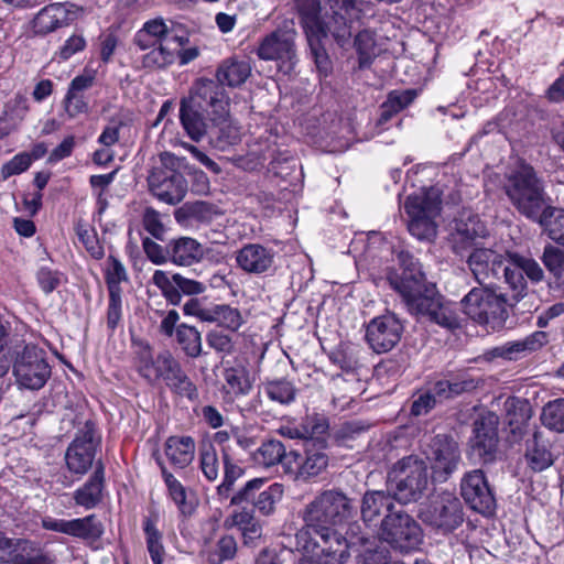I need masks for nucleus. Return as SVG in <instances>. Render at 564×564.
Returning a JSON list of instances; mask_svg holds the SVG:
<instances>
[{
	"mask_svg": "<svg viewBox=\"0 0 564 564\" xmlns=\"http://www.w3.org/2000/svg\"><path fill=\"white\" fill-rule=\"evenodd\" d=\"M351 500L340 490L328 489L319 492L301 511L303 527L296 532V547L303 556L332 557L344 562L348 557V547L365 543L364 536H357L359 524L349 527L346 536L336 531L352 513Z\"/></svg>",
	"mask_w": 564,
	"mask_h": 564,
	"instance_id": "nucleus-1",
	"label": "nucleus"
},
{
	"mask_svg": "<svg viewBox=\"0 0 564 564\" xmlns=\"http://www.w3.org/2000/svg\"><path fill=\"white\" fill-rule=\"evenodd\" d=\"M402 274L390 276V285L402 296L408 310L446 329L459 327V318L452 307L425 284V275L419 261L409 252L399 253Z\"/></svg>",
	"mask_w": 564,
	"mask_h": 564,
	"instance_id": "nucleus-2",
	"label": "nucleus"
},
{
	"mask_svg": "<svg viewBox=\"0 0 564 564\" xmlns=\"http://www.w3.org/2000/svg\"><path fill=\"white\" fill-rule=\"evenodd\" d=\"M293 1L306 36L332 35L340 46L348 43L351 37V23L360 15L356 0H328L333 14L327 18L322 15L319 0Z\"/></svg>",
	"mask_w": 564,
	"mask_h": 564,
	"instance_id": "nucleus-3",
	"label": "nucleus"
},
{
	"mask_svg": "<svg viewBox=\"0 0 564 564\" xmlns=\"http://www.w3.org/2000/svg\"><path fill=\"white\" fill-rule=\"evenodd\" d=\"M503 189L516 209L529 219L544 223L551 213L543 181L534 169L521 162L505 177Z\"/></svg>",
	"mask_w": 564,
	"mask_h": 564,
	"instance_id": "nucleus-4",
	"label": "nucleus"
},
{
	"mask_svg": "<svg viewBox=\"0 0 564 564\" xmlns=\"http://www.w3.org/2000/svg\"><path fill=\"white\" fill-rule=\"evenodd\" d=\"M441 192L436 187L422 188L409 195L404 210L409 217L408 229L419 240L431 241L436 237V217L441 213Z\"/></svg>",
	"mask_w": 564,
	"mask_h": 564,
	"instance_id": "nucleus-5",
	"label": "nucleus"
},
{
	"mask_svg": "<svg viewBox=\"0 0 564 564\" xmlns=\"http://www.w3.org/2000/svg\"><path fill=\"white\" fill-rule=\"evenodd\" d=\"M389 484L399 502L409 503L419 500L429 484L425 462L416 455L399 459L389 471Z\"/></svg>",
	"mask_w": 564,
	"mask_h": 564,
	"instance_id": "nucleus-6",
	"label": "nucleus"
},
{
	"mask_svg": "<svg viewBox=\"0 0 564 564\" xmlns=\"http://www.w3.org/2000/svg\"><path fill=\"white\" fill-rule=\"evenodd\" d=\"M159 162L160 165L154 166L148 177L150 191L161 202L175 205L187 192V182L180 172L185 159L171 152H162Z\"/></svg>",
	"mask_w": 564,
	"mask_h": 564,
	"instance_id": "nucleus-7",
	"label": "nucleus"
},
{
	"mask_svg": "<svg viewBox=\"0 0 564 564\" xmlns=\"http://www.w3.org/2000/svg\"><path fill=\"white\" fill-rule=\"evenodd\" d=\"M509 302L502 293L488 288H474L462 300L463 311L479 324L501 327L507 321Z\"/></svg>",
	"mask_w": 564,
	"mask_h": 564,
	"instance_id": "nucleus-8",
	"label": "nucleus"
},
{
	"mask_svg": "<svg viewBox=\"0 0 564 564\" xmlns=\"http://www.w3.org/2000/svg\"><path fill=\"white\" fill-rule=\"evenodd\" d=\"M419 518L437 534L448 535L465 521L464 507L457 497L443 494L421 506Z\"/></svg>",
	"mask_w": 564,
	"mask_h": 564,
	"instance_id": "nucleus-9",
	"label": "nucleus"
},
{
	"mask_svg": "<svg viewBox=\"0 0 564 564\" xmlns=\"http://www.w3.org/2000/svg\"><path fill=\"white\" fill-rule=\"evenodd\" d=\"M297 31L292 19L283 20L276 29L263 36L256 50L261 61L281 62L291 70L296 64Z\"/></svg>",
	"mask_w": 564,
	"mask_h": 564,
	"instance_id": "nucleus-10",
	"label": "nucleus"
},
{
	"mask_svg": "<svg viewBox=\"0 0 564 564\" xmlns=\"http://www.w3.org/2000/svg\"><path fill=\"white\" fill-rule=\"evenodd\" d=\"M13 375L17 382L31 390L41 389L51 376L46 352L33 344L14 349Z\"/></svg>",
	"mask_w": 564,
	"mask_h": 564,
	"instance_id": "nucleus-11",
	"label": "nucleus"
},
{
	"mask_svg": "<svg viewBox=\"0 0 564 564\" xmlns=\"http://www.w3.org/2000/svg\"><path fill=\"white\" fill-rule=\"evenodd\" d=\"M380 535L383 541L401 552L415 550L423 541L420 524L401 508L382 518Z\"/></svg>",
	"mask_w": 564,
	"mask_h": 564,
	"instance_id": "nucleus-12",
	"label": "nucleus"
},
{
	"mask_svg": "<svg viewBox=\"0 0 564 564\" xmlns=\"http://www.w3.org/2000/svg\"><path fill=\"white\" fill-rule=\"evenodd\" d=\"M228 96L216 79L198 78L189 90L187 97L182 98L183 101L191 104L199 109L209 111V120H223L228 115Z\"/></svg>",
	"mask_w": 564,
	"mask_h": 564,
	"instance_id": "nucleus-13",
	"label": "nucleus"
},
{
	"mask_svg": "<svg viewBox=\"0 0 564 564\" xmlns=\"http://www.w3.org/2000/svg\"><path fill=\"white\" fill-rule=\"evenodd\" d=\"M424 454L437 481H446L462 462L457 442L444 434L432 437L424 446Z\"/></svg>",
	"mask_w": 564,
	"mask_h": 564,
	"instance_id": "nucleus-14",
	"label": "nucleus"
},
{
	"mask_svg": "<svg viewBox=\"0 0 564 564\" xmlns=\"http://www.w3.org/2000/svg\"><path fill=\"white\" fill-rule=\"evenodd\" d=\"M404 326L392 313L372 318L366 328V341L377 354H383L394 348L401 340Z\"/></svg>",
	"mask_w": 564,
	"mask_h": 564,
	"instance_id": "nucleus-15",
	"label": "nucleus"
},
{
	"mask_svg": "<svg viewBox=\"0 0 564 564\" xmlns=\"http://www.w3.org/2000/svg\"><path fill=\"white\" fill-rule=\"evenodd\" d=\"M460 494L473 510L485 516L495 511L496 498L482 470L475 469L464 475Z\"/></svg>",
	"mask_w": 564,
	"mask_h": 564,
	"instance_id": "nucleus-16",
	"label": "nucleus"
},
{
	"mask_svg": "<svg viewBox=\"0 0 564 564\" xmlns=\"http://www.w3.org/2000/svg\"><path fill=\"white\" fill-rule=\"evenodd\" d=\"M265 480L263 478H254L249 480L241 490L231 497V505H240L251 501L254 508L263 516H270L275 510V505L282 499L283 486L272 484L268 488L261 490Z\"/></svg>",
	"mask_w": 564,
	"mask_h": 564,
	"instance_id": "nucleus-17",
	"label": "nucleus"
},
{
	"mask_svg": "<svg viewBox=\"0 0 564 564\" xmlns=\"http://www.w3.org/2000/svg\"><path fill=\"white\" fill-rule=\"evenodd\" d=\"M98 445L99 438L95 431L86 424L66 451L67 468L74 474L84 475L93 465Z\"/></svg>",
	"mask_w": 564,
	"mask_h": 564,
	"instance_id": "nucleus-18",
	"label": "nucleus"
},
{
	"mask_svg": "<svg viewBox=\"0 0 564 564\" xmlns=\"http://www.w3.org/2000/svg\"><path fill=\"white\" fill-rule=\"evenodd\" d=\"M304 454L292 451L289 453V469L296 474L299 479L308 480L322 474L328 466V456L324 445L304 443Z\"/></svg>",
	"mask_w": 564,
	"mask_h": 564,
	"instance_id": "nucleus-19",
	"label": "nucleus"
},
{
	"mask_svg": "<svg viewBox=\"0 0 564 564\" xmlns=\"http://www.w3.org/2000/svg\"><path fill=\"white\" fill-rule=\"evenodd\" d=\"M83 14V9L70 2H56L43 8L33 20L36 34H47L66 26Z\"/></svg>",
	"mask_w": 564,
	"mask_h": 564,
	"instance_id": "nucleus-20",
	"label": "nucleus"
},
{
	"mask_svg": "<svg viewBox=\"0 0 564 564\" xmlns=\"http://www.w3.org/2000/svg\"><path fill=\"white\" fill-rule=\"evenodd\" d=\"M487 235L485 225L479 219L478 215L471 212H463L455 219V225L451 234V242L453 251L457 254H463L468 249L477 246V239L484 238Z\"/></svg>",
	"mask_w": 564,
	"mask_h": 564,
	"instance_id": "nucleus-21",
	"label": "nucleus"
},
{
	"mask_svg": "<svg viewBox=\"0 0 564 564\" xmlns=\"http://www.w3.org/2000/svg\"><path fill=\"white\" fill-rule=\"evenodd\" d=\"M275 251L259 242L243 245L236 251L235 260L237 267L254 275L265 274L274 268Z\"/></svg>",
	"mask_w": 564,
	"mask_h": 564,
	"instance_id": "nucleus-22",
	"label": "nucleus"
},
{
	"mask_svg": "<svg viewBox=\"0 0 564 564\" xmlns=\"http://www.w3.org/2000/svg\"><path fill=\"white\" fill-rule=\"evenodd\" d=\"M503 262V256L490 248L475 247L467 257L468 269L481 285L499 278Z\"/></svg>",
	"mask_w": 564,
	"mask_h": 564,
	"instance_id": "nucleus-23",
	"label": "nucleus"
},
{
	"mask_svg": "<svg viewBox=\"0 0 564 564\" xmlns=\"http://www.w3.org/2000/svg\"><path fill=\"white\" fill-rule=\"evenodd\" d=\"M163 369L160 379L176 394L189 400L197 398V388L183 370L181 364L170 352L161 361Z\"/></svg>",
	"mask_w": 564,
	"mask_h": 564,
	"instance_id": "nucleus-24",
	"label": "nucleus"
},
{
	"mask_svg": "<svg viewBox=\"0 0 564 564\" xmlns=\"http://www.w3.org/2000/svg\"><path fill=\"white\" fill-rule=\"evenodd\" d=\"M170 261L180 267H191L200 262L210 249L192 237H178L169 241Z\"/></svg>",
	"mask_w": 564,
	"mask_h": 564,
	"instance_id": "nucleus-25",
	"label": "nucleus"
},
{
	"mask_svg": "<svg viewBox=\"0 0 564 564\" xmlns=\"http://www.w3.org/2000/svg\"><path fill=\"white\" fill-rule=\"evenodd\" d=\"M394 495L383 490L367 491L361 501V518L368 524L381 522L387 513L395 512Z\"/></svg>",
	"mask_w": 564,
	"mask_h": 564,
	"instance_id": "nucleus-26",
	"label": "nucleus"
},
{
	"mask_svg": "<svg viewBox=\"0 0 564 564\" xmlns=\"http://www.w3.org/2000/svg\"><path fill=\"white\" fill-rule=\"evenodd\" d=\"M546 343V334L544 332H535L522 339L508 341L501 346H497L490 350L492 358H503L507 360H517L525 352L534 351Z\"/></svg>",
	"mask_w": 564,
	"mask_h": 564,
	"instance_id": "nucleus-27",
	"label": "nucleus"
},
{
	"mask_svg": "<svg viewBox=\"0 0 564 564\" xmlns=\"http://www.w3.org/2000/svg\"><path fill=\"white\" fill-rule=\"evenodd\" d=\"M183 43V39L172 35L163 19L147 21L135 33L133 43L138 48H151L156 43Z\"/></svg>",
	"mask_w": 564,
	"mask_h": 564,
	"instance_id": "nucleus-28",
	"label": "nucleus"
},
{
	"mask_svg": "<svg viewBox=\"0 0 564 564\" xmlns=\"http://www.w3.org/2000/svg\"><path fill=\"white\" fill-rule=\"evenodd\" d=\"M209 111L199 109L191 104L181 100L180 121L181 124L194 142H199L207 133Z\"/></svg>",
	"mask_w": 564,
	"mask_h": 564,
	"instance_id": "nucleus-29",
	"label": "nucleus"
},
{
	"mask_svg": "<svg viewBox=\"0 0 564 564\" xmlns=\"http://www.w3.org/2000/svg\"><path fill=\"white\" fill-rule=\"evenodd\" d=\"M252 72L251 63L246 58L231 56L225 58L216 70V79L228 87H239L247 82Z\"/></svg>",
	"mask_w": 564,
	"mask_h": 564,
	"instance_id": "nucleus-30",
	"label": "nucleus"
},
{
	"mask_svg": "<svg viewBox=\"0 0 564 564\" xmlns=\"http://www.w3.org/2000/svg\"><path fill=\"white\" fill-rule=\"evenodd\" d=\"M104 488L105 467L101 462H98L90 478L75 491L74 499L77 505L91 509L102 500Z\"/></svg>",
	"mask_w": 564,
	"mask_h": 564,
	"instance_id": "nucleus-31",
	"label": "nucleus"
},
{
	"mask_svg": "<svg viewBox=\"0 0 564 564\" xmlns=\"http://www.w3.org/2000/svg\"><path fill=\"white\" fill-rule=\"evenodd\" d=\"M474 432L475 436L471 441V455L482 463L492 462L498 445L496 429L485 426L484 423H476Z\"/></svg>",
	"mask_w": 564,
	"mask_h": 564,
	"instance_id": "nucleus-32",
	"label": "nucleus"
},
{
	"mask_svg": "<svg viewBox=\"0 0 564 564\" xmlns=\"http://www.w3.org/2000/svg\"><path fill=\"white\" fill-rule=\"evenodd\" d=\"M169 462L176 468L187 467L195 456V442L191 436H170L164 444Z\"/></svg>",
	"mask_w": 564,
	"mask_h": 564,
	"instance_id": "nucleus-33",
	"label": "nucleus"
},
{
	"mask_svg": "<svg viewBox=\"0 0 564 564\" xmlns=\"http://www.w3.org/2000/svg\"><path fill=\"white\" fill-rule=\"evenodd\" d=\"M183 43H156L151 48H139L142 55L139 57L142 67L149 69L164 68L174 63L176 52Z\"/></svg>",
	"mask_w": 564,
	"mask_h": 564,
	"instance_id": "nucleus-34",
	"label": "nucleus"
},
{
	"mask_svg": "<svg viewBox=\"0 0 564 564\" xmlns=\"http://www.w3.org/2000/svg\"><path fill=\"white\" fill-rule=\"evenodd\" d=\"M525 459L533 471H542L553 464V456L549 444L539 433L527 442Z\"/></svg>",
	"mask_w": 564,
	"mask_h": 564,
	"instance_id": "nucleus-35",
	"label": "nucleus"
},
{
	"mask_svg": "<svg viewBox=\"0 0 564 564\" xmlns=\"http://www.w3.org/2000/svg\"><path fill=\"white\" fill-rule=\"evenodd\" d=\"M158 463L161 468L164 484L167 487L169 496L177 506L181 514L184 517L191 516L195 510V506L187 499L185 487L167 470L161 460H158Z\"/></svg>",
	"mask_w": 564,
	"mask_h": 564,
	"instance_id": "nucleus-36",
	"label": "nucleus"
},
{
	"mask_svg": "<svg viewBox=\"0 0 564 564\" xmlns=\"http://www.w3.org/2000/svg\"><path fill=\"white\" fill-rule=\"evenodd\" d=\"M169 355V350H163L153 357L149 346L142 347L137 356L138 372L149 382L156 381L163 371L160 361Z\"/></svg>",
	"mask_w": 564,
	"mask_h": 564,
	"instance_id": "nucleus-37",
	"label": "nucleus"
},
{
	"mask_svg": "<svg viewBox=\"0 0 564 564\" xmlns=\"http://www.w3.org/2000/svg\"><path fill=\"white\" fill-rule=\"evenodd\" d=\"M228 116L229 113L219 121L210 120L215 126L210 139L220 150L237 144L241 137L240 127L237 122L229 120Z\"/></svg>",
	"mask_w": 564,
	"mask_h": 564,
	"instance_id": "nucleus-38",
	"label": "nucleus"
},
{
	"mask_svg": "<svg viewBox=\"0 0 564 564\" xmlns=\"http://www.w3.org/2000/svg\"><path fill=\"white\" fill-rule=\"evenodd\" d=\"M500 273L503 274L506 283L512 291L511 303H518L524 296H527V282L523 278L521 269L518 263H514V257L511 256L510 261H506L502 264Z\"/></svg>",
	"mask_w": 564,
	"mask_h": 564,
	"instance_id": "nucleus-39",
	"label": "nucleus"
},
{
	"mask_svg": "<svg viewBox=\"0 0 564 564\" xmlns=\"http://www.w3.org/2000/svg\"><path fill=\"white\" fill-rule=\"evenodd\" d=\"M253 458L256 463L264 467H271L282 462L284 458L289 466V454L282 442L278 440H269L256 451Z\"/></svg>",
	"mask_w": 564,
	"mask_h": 564,
	"instance_id": "nucleus-40",
	"label": "nucleus"
},
{
	"mask_svg": "<svg viewBox=\"0 0 564 564\" xmlns=\"http://www.w3.org/2000/svg\"><path fill=\"white\" fill-rule=\"evenodd\" d=\"M143 531L145 534L147 549L153 564H163L164 546L162 543V533L156 528V520L153 518H145L143 521Z\"/></svg>",
	"mask_w": 564,
	"mask_h": 564,
	"instance_id": "nucleus-41",
	"label": "nucleus"
},
{
	"mask_svg": "<svg viewBox=\"0 0 564 564\" xmlns=\"http://www.w3.org/2000/svg\"><path fill=\"white\" fill-rule=\"evenodd\" d=\"M213 215V207L204 202L184 205L174 213L175 219L183 225H192L193 221L208 223Z\"/></svg>",
	"mask_w": 564,
	"mask_h": 564,
	"instance_id": "nucleus-42",
	"label": "nucleus"
},
{
	"mask_svg": "<svg viewBox=\"0 0 564 564\" xmlns=\"http://www.w3.org/2000/svg\"><path fill=\"white\" fill-rule=\"evenodd\" d=\"M205 322H215L229 330H237L243 323L241 313L238 308L229 305H216L210 308V315L205 317Z\"/></svg>",
	"mask_w": 564,
	"mask_h": 564,
	"instance_id": "nucleus-43",
	"label": "nucleus"
},
{
	"mask_svg": "<svg viewBox=\"0 0 564 564\" xmlns=\"http://www.w3.org/2000/svg\"><path fill=\"white\" fill-rule=\"evenodd\" d=\"M176 339L186 356L196 358L202 354V336L195 327L180 325L176 328Z\"/></svg>",
	"mask_w": 564,
	"mask_h": 564,
	"instance_id": "nucleus-44",
	"label": "nucleus"
},
{
	"mask_svg": "<svg viewBox=\"0 0 564 564\" xmlns=\"http://www.w3.org/2000/svg\"><path fill=\"white\" fill-rule=\"evenodd\" d=\"M359 68H368L376 56L375 35L369 30L360 31L355 39Z\"/></svg>",
	"mask_w": 564,
	"mask_h": 564,
	"instance_id": "nucleus-45",
	"label": "nucleus"
},
{
	"mask_svg": "<svg viewBox=\"0 0 564 564\" xmlns=\"http://www.w3.org/2000/svg\"><path fill=\"white\" fill-rule=\"evenodd\" d=\"M151 282L162 293L163 297L172 305H178L182 301V295L175 285L173 274L164 270H155Z\"/></svg>",
	"mask_w": 564,
	"mask_h": 564,
	"instance_id": "nucleus-46",
	"label": "nucleus"
},
{
	"mask_svg": "<svg viewBox=\"0 0 564 564\" xmlns=\"http://www.w3.org/2000/svg\"><path fill=\"white\" fill-rule=\"evenodd\" d=\"M224 379L234 397L246 395L251 390L248 371L243 367L226 368Z\"/></svg>",
	"mask_w": 564,
	"mask_h": 564,
	"instance_id": "nucleus-47",
	"label": "nucleus"
},
{
	"mask_svg": "<svg viewBox=\"0 0 564 564\" xmlns=\"http://www.w3.org/2000/svg\"><path fill=\"white\" fill-rule=\"evenodd\" d=\"M264 391L268 398L281 404H290L295 400L296 389L291 381L280 379L265 383Z\"/></svg>",
	"mask_w": 564,
	"mask_h": 564,
	"instance_id": "nucleus-48",
	"label": "nucleus"
},
{
	"mask_svg": "<svg viewBox=\"0 0 564 564\" xmlns=\"http://www.w3.org/2000/svg\"><path fill=\"white\" fill-rule=\"evenodd\" d=\"M541 421L550 430L564 432V399L546 403L542 410Z\"/></svg>",
	"mask_w": 564,
	"mask_h": 564,
	"instance_id": "nucleus-49",
	"label": "nucleus"
},
{
	"mask_svg": "<svg viewBox=\"0 0 564 564\" xmlns=\"http://www.w3.org/2000/svg\"><path fill=\"white\" fill-rule=\"evenodd\" d=\"M305 433V443H316V445H324V436L328 431V421L323 415L307 416L302 424Z\"/></svg>",
	"mask_w": 564,
	"mask_h": 564,
	"instance_id": "nucleus-50",
	"label": "nucleus"
},
{
	"mask_svg": "<svg viewBox=\"0 0 564 564\" xmlns=\"http://www.w3.org/2000/svg\"><path fill=\"white\" fill-rule=\"evenodd\" d=\"M539 224L547 229L552 240L564 246V210L551 206V213L545 221Z\"/></svg>",
	"mask_w": 564,
	"mask_h": 564,
	"instance_id": "nucleus-51",
	"label": "nucleus"
},
{
	"mask_svg": "<svg viewBox=\"0 0 564 564\" xmlns=\"http://www.w3.org/2000/svg\"><path fill=\"white\" fill-rule=\"evenodd\" d=\"M224 468L225 477L223 482L217 487V491L220 496L227 497L235 481L243 475V469L238 464L234 463L227 454L224 455Z\"/></svg>",
	"mask_w": 564,
	"mask_h": 564,
	"instance_id": "nucleus-52",
	"label": "nucleus"
},
{
	"mask_svg": "<svg viewBox=\"0 0 564 564\" xmlns=\"http://www.w3.org/2000/svg\"><path fill=\"white\" fill-rule=\"evenodd\" d=\"M542 260L551 273L564 280V249L549 246L544 249Z\"/></svg>",
	"mask_w": 564,
	"mask_h": 564,
	"instance_id": "nucleus-53",
	"label": "nucleus"
},
{
	"mask_svg": "<svg viewBox=\"0 0 564 564\" xmlns=\"http://www.w3.org/2000/svg\"><path fill=\"white\" fill-rule=\"evenodd\" d=\"M237 553V542L234 536L225 535L216 544L215 553L209 556L210 564H223L232 560Z\"/></svg>",
	"mask_w": 564,
	"mask_h": 564,
	"instance_id": "nucleus-54",
	"label": "nucleus"
},
{
	"mask_svg": "<svg viewBox=\"0 0 564 564\" xmlns=\"http://www.w3.org/2000/svg\"><path fill=\"white\" fill-rule=\"evenodd\" d=\"M109 293L121 294L120 283L128 280L124 265L116 258H109V268L106 274Z\"/></svg>",
	"mask_w": 564,
	"mask_h": 564,
	"instance_id": "nucleus-55",
	"label": "nucleus"
},
{
	"mask_svg": "<svg viewBox=\"0 0 564 564\" xmlns=\"http://www.w3.org/2000/svg\"><path fill=\"white\" fill-rule=\"evenodd\" d=\"M310 45L311 53L314 57L315 64L318 70L323 74H327L330 69V61L323 45V40L328 36H306Z\"/></svg>",
	"mask_w": 564,
	"mask_h": 564,
	"instance_id": "nucleus-56",
	"label": "nucleus"
},
{
	"mask_svg": "<svg viewBox=\"0 0 564 564\" xmlns=\"http://www.w3.org/2000/svg\"><path fill=\"white\" fill-rule=\"evenodd\" d=\"M200 469L209 481L216 480L219 476V462L212 445L204 447L200 452Z\"/></svg>",
	"mask_w": 564,
	"mask_h": 564,
	"instance_id": "nucleus-57",
	"label": "nucleus"
},
{
	"mask_svg": "<svg viewBox=\"0 0 564 564\" xmlns=\"http://www.w3.org/2000/svg\"><path fill=\"white\" fill-rule=\"evenodd\" d=\"M126 126V119L121 115L113 116L104 128L98 142L104 147H111L119 141L120 130Z\"/></svg>",
	"mask_w": 564,
	"mask_h": 564,
	"instance_id": "nucleus-58",
	"label": "nucleus"
},
{
	"mask_svg": "<svg viewBox=\"0 0 564 564\" xmlns=\"http://www.w3.org/2000/svg\"><path fill=\"white\" fill-rule=\"evenodd\" d=\"M142 248L147 258L155 265L165 264L170 260L169 243L163 247L147 237L142 240Z\"/></svg>",
	"mask_w": 564,
	"mask_h": 564,
	"instance_id": "nucleus-59",
	"label": "nucleus"
},
{
	"mask_svg": "<svg viewBox=\"0 0 564 564\" xmlns=\"http://www.w3.org/2000/svg\"><path fill=\"white\" fill-rule=\"evenodd\" d=\"M63 105L66 113L70 118L88 111V102L86 101L85 96L69 88L64 97Z\"/></svg>",
	"mask_w": 564,
	"mask_h": 564,
	"instance_id": "nucleus-60",
	"label": "nucleus"
},
{
	"mask_svg": "<svg viewBox=\"0 0 564 564\" xmlns=\"http://www.w3.org/2000/svg\"><path fill=\"white\" fill-rule=\"evenodd\" d=\"M31 163V154L25 152L19 153L1 167V176L3 177V180H7L12 175L20 174L26 171L30 167Z\"/></svg>",
	"mask_w": 564,
	"mask_h": 564,
	"instance_id": "nucleus-61",
	"label": "nucleus"
},
{
	"mask_svg": "<svg viewBox=\"0 0 564 564\" xmlns=\"http://www.w3.org/2000/svg\"><path fill=\"white\" fill-rule=\"evenodd\" d=\"M417 95L419 91L416 89L392 90L388 94L386 101L388 107L393 108L399 113L411 105Z\"/></svg>",
	"mask_w": 564,
	"mask_h": 564,
	"instance_id": "nucleus-62",
	"label": "nucleus"
},
{
	"mask_svg": "<svg viewBox=\"0 0 564 564\" xmlns=\"http://www.w3.org/2000/svg\"><path fill=\"white\" fill-rule=\"evenodd\" d=\"M144 229L156 239H163L165 227L161 220V215L155 209L149 207L144 210L142 217Z\"/></svg>",
	"mask_w": 564,
	"mask_h": 564,
	"instance_id": "nucleus-63",
	"label": "nucleus"
},
{
	"mask_svg": "<svg viewBox=\"0 0 564 564\" xmlns=\"http://www.w3.org/2000/svg\"><path fill=\"white\" fill-rule=\"evenodd\" d=\"M8 564H55L54 558L41 551L15 554Z\"/></svg>",
	"mask_w": 564,
	"mask_h": 564,
	"instance_id": "nucleus-64",
	"label": "nucleus"
}]
</instances>
